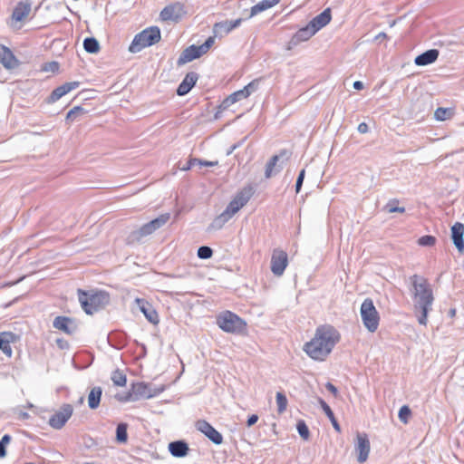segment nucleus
<instances>
[{
  "mask_svg": "<svg viewBox=\"0 0 464 464\" xmlns=\"http://www.w3.org/2000/svg\"><path fill=\"white\" fill-rule=\"evenodd\" d=\"M340 340L338 331L332 325L325 324L316 329L314 338L306 343L304 351L316 361H324Z\"/></svg>",
  "mask_w": 464,
  "mask_h": 464,
  "instance_id": "nucleus-1",
  "label": "nucleus"
},
{
  "mask_svg": "<svg viewBox=\"0 0 464 464\" xmlns=\"http://www.w3.org/2000/svg\"><path fill=\"white\" fill-rule=\"evenodd\" d=\"M411 285V293L414 298V309L418 315L420 324L426 325L428 314L431 310L434 300L432 289L426 278L423 276L413 275L410 278Z\"/></svg>",
  "mask_w": 464,
  "mask_h": 464,
  "instance_id": "nucleus-2",
  "label": "nucleus"
},
{
  "mask_svg": "<svg viewBox=\"0 0 464 464\" xmlns=\"http://www.w3.org/2000/svg\"><path fill=\"white\" fill-rule=\"evenodd\" d=\"M78 299L83 311L92 314L110 303V295L105 291L78 289Z\"/></svg>",
  "mask_w": 464,
  "mask_h": 464,
  "instance_id": "nucleus-3",
  "label": "nucleus"
},
{
  "mask_svg": "<svg viewBox=\"0 0 464 464\" xmlns=\"http://www.w3.org/2000/svg\"><path fill=\"white\" fill-rule=\"evenodd\" d=\"M160 30L158 26H150L137 34L132 40L129 51L139 53L142 49L151 46L160 41Z\"/></svg>",
  "mask_w": 464,
  "mask_h": 464,
  "instance_id": "nucleus-4",
  "label": "nucleus"
},
{
  "mask_svg": "<svg viewBox=\"0 0 464 464\" xmlns=\"http://www.w3.org/2000/svg\"><path fill=\"white\" fill-rule=\"evenodd\" d=\"M169 213L161 214L155 219L141 226L139 229L130 232L127 237L128 244L140 242L143 237L151 235L156 230L162 227L169 220Z\"/></svg>",
  "mask_w": 464,
  "mask_h": 464,
  "instance_id": "nucleus-5",
  "label": "nucleus"
},
{
  "mask_svg": "<svg viewBox=\"0 0 464 464\" xmlns=\"http://www.w3.org/2000/svg\"><path fill=\"white\" fill-rule=\"evenodd\" d=\"M360 314L365 328L369 332L374 333L378 329L380 316L372 299L366 298L362 302Z\"/></svg>",
  "mask_w": 464,
  "mask_h": 464,
  "instance_id": "nucleus-6",
  "label": "nucleus"
},
{
  "mask_svg": "<svg viewBox=\"0 0 464 464\" xmlns=\"http://www.w3.org/2000/svg\"><path fill=\"white\" fill-rule=\"evenodd\" d=\"M218 326L225 332L240 334L246 328V323L236 314L226 311L217 319Z\"/></svg>",
  "mask_w": 464,
  "mask_h": 464,
  "instance_id": "nucleus-7",
  "label": "nucleus"
},
{
  "mask_svg": "<svg viewBox=\"0 0 464 464\" xmlns=\"http://www.w3.org/2000/svg\"><path fill=\"white\" fill-rule=\"evenodd\" d=\"M242 208L241 205L238 204L234 198L228 203L226 209L218 216L209 225L208 230H218L237 214Z\"/></svg>",
  "mask_w": 464,
  "mask_h": 464,
  "instance_id": "nucleus-8",
  "label": "nucleus"
},
{
  "mask_svg": "<svg viewBox=\"0 0 464 464\" xmlns=\"http://www.w3.org/2000/svg\"><path fill=\"white\" fill-rule=\"evenodd\" d=\"M185 5L180 2H175L165 6L160 16L162 21H172L178 23L186 14Z\"/></svg>",
  "mask_w": 464,
  "mask_h": 464,
  "instance_id": "nucleus-9",
  "label": "nucleus"
},
{
  "mask_svg": "<svg viewBox=\"0 0 464 464\" xmlns=\"http://www.w3.org/2000/svg\"><path fill=\"white\" fill-rule=\"evenodd\" d=\"M140 397L150 398L153 395L149 391V387L144 382H137L132 384V392H128L124 394H116L115 398L119 401H136Z\"/></svg>",
  "mask_w": 464,
  "mask_h": 464,
  "instance_id": "nucleus-10",
  "label": "nucleus"
},
{
  "mask_svg": "<svg viewBox=\"0 0 464 464\" xmlns=\"http://www.w3.org/2000/svg\"><path fill=\"white\" fill-rule=\"evenodd\" d=\"M73 408L71 404H63L50 419L49 425L56 430L62 429L71 418Z\"/></svg>",
  "mask_w": 464,
  "mask_h": 464,
  "instance_id": "nucleus-11",
  "label": "nucleus"
},
{
  "mask_svg": "<svg viewBox=\"0 0 464 464\" xmlns=\"http://www.w3.org/2000/svg\"><path fill=\"white\" fill-rule=\"evenodd\" d=\"M288 265L287 254L284 250L275 249L271 257V271L276 276H281Z\"/></svg>",
  "mask_w": 464,
  "mask_h": 464,
  "instance_id": "nucleus-12",
  "label": "nucleus"
},
{
  "mask_svg": "<svg viewBox=\"0 0 464 464\" xmlns=\"http://www.w3.org/2000/svg\"><path fill=\"white\" fill-rule=\"evenodd\" d=\"M196 428L202 432L209 440L217 445L223 442V436L210 423L205 420H199L196 422Z\"/></svg>",
  "mask_w": 464,
  "mask_h": 464,
  "instance_id": "nucleus-13",
  "label": "nucleus"
},
{
  "mask_svg": "<svg viewBox=\"0 0 464 464\" xmlns=\"http://www.w3.org/2000/svg\"><path fill=\"white\" fill-rule=\"evenodd\" d=\"M370 441L365 433L357 434V442L355 444V452L357 454V460L359 463H363L367 460L370 453Z\"/></svg>",
  "mask_w": 464,
  "mask_h": 464,
  "instance_id": "nucleus-14",
  "label": "nucleus"
},
{
  "mask_svg": "<svg viewBox=\"0 0 464 464\" xmlns=\"http://www.w3.org/2000/svg\"><path fill=\"white\" fill-rule=\"evenodd\" d=\"M135 303L139 308V310L144 314L146 319L156 325L159 324V315L154 307L145 299L136 298Z\"/></svg>",
  "mask_w": 464,
  "mask_h": 464,
  "instance_id": "nucleus-15",
  "label": "nucleus"
},
{
  "mask_svg": "<svg viewBox=\"0 0 464 464\" xmlns=\"http://www.w3.org/2000/svg\"><path fill=\"white\" fill-rule=\"evenodd\" d=\"M241 23V18L216 23L213 26V33L215 36L221 38L229 34L233 29L238 27Z\"/></svg>",
  "mask_w": 464,
  "mask_h": 464,
  "instance_id": "nucleus-16",
  "label": "nucleus"
},
{
  "mask_svg": "<svg viewBox=\"0 0 464 464\" xmlns=\"http://www.w3.org/2000/svg\"><path fill=\"white\" fill-rule=\"evenodd\" d=\"M55 329L66 334H73L77 331V324L73 319L67 316H56L53 322Z\"/></svg>",
  "mask_w": 464,
  "mask_h": 464,
  "instance_id": "nucleus-17",
  "label": "nucleus"
},
{
  "mask_svg": "<svg viewBox=\"0 0 464 464\" xmlns=\"http://www.w3.org/2000/svg\"><path fill=\"white\" fill-rule=\"evenodd\" d=\"M79 85H80L79 82H65L64 84H63L61 86H58L52 92V93L50 94V96L47 99V102L49 103L57 102L63 96H64L71 91L79 87Z\"/></svg>",
  "mask_w": 464,
  "mask_h": 464,
  "instance_id": "nucleus-18",
  "label": "nucleus"
},
{
  "mask_svg": "<svg viewBox=\"0 0 464 464\" xmlns=\"http://www.w3.org/2000/svg\"><path fill=\"white\" fill-rule=\"evenodd\" d=\"M198 79V74L195 72H190L186 74L183 81L179 83L177 89L179 96H184L195 86Z\"/></svg>",
  "mask_w": 464,
  "mask_h": 464,
  "instance_id": "nucleus-19",
  "label": "nucleus"
},
{
  "mask_svg": "<svg viewBox=\"0 0 464 464\" xmlns=\"http://www.w3.org/2000/svg\"><path fill=\"white\" fill-rule=\"evenodd\" d=\"M332 19L331 9L326 8L321 14L314 17L309 24L313 28L314 32L317 33L319 30L326 26Z\"/></svg>",
  "mask_w": 464,
  "mask_h": 464,
  "instance_id": "nucleus-20",
  "label": "nucleus"
},
{
  "mask_svg": "<svg viewBox=\"0 0 464 464\" xmlns=\"http://www.w3.org/2000/svg\"><path fill=\"white\" fill-rule=\"evenodd\" d=\"M0 63L6 69L16 68L19 64L18 60L15 58L12 51L4 45H0Z\"/></svg>",
  "mask_w": 464,
  "mask_h": 464,
  "instance_id": "nucleus-21",
  "label": "nucleus"
},
{
  "mask_svg": "<svg viewBox=\"0 0 464 464\" xmlns=\"http://www.w3.org/2000/svg\"><path fill=\"white\" fill-rule=\"evenodd\" d=\"M286 155V150H282L279 155H274L266 163L265 177L270 179L272 176L276 175L281 171L283 166L277 164L279 159Z\"/></svg>",
  "mask_w": 464,
  "mask_h": 464,
  "instance_id": "nucleus-22",
  "label": "nucleus"
},
{
  "mask_svg": "<svg viewBox=\"0 0 464 464\" xmlns=\"http://www.w3.org/2000/svg\"><path fill=\"white\" fill-rule=\"evenodd\" d=\"M464 225L460 222H456L451 227V238L453 241V244L457 247V249L459 252H462L464 250Z\"/></svg>",
  "mask_w": 464,
  "mask_h": 464,
  "instance_id": "nucleus-23",
  "label": "nucleus"
},
{
  "mask_svg": "<svg viewBox=\"0 0 464 464\" xmlns=\"http://www.w3.org/2000/svg\"><path fill=\"white\" fill-rule=\"evenodd\" d=\"M188 445L184 440H175L169 444V453L176 458H183L188 455Z\"/></svg>",
  "mask_w": 464,
  "mask_h": 464,
  "instance_id": "nucleus-24",
  "label": "nucleus"
},
{
  "mask_svg": "<svg viewBox=\"0 0 464 464\" xmlns=\"http://www.w3.org/2000/svg\"><path fill=\"white\" fill-rule=\"evenodd\" d=\"M439 57V51L437 49H430L420 55H418L414 63L418 66H426L434 63Z\"/></svg>",
  "mask_w": 464,
  "mask_h": 464,
  "instance_id": "nucleus-25",
  "label": "nucleus"
},
{
  "mask_svg": "<svg viewBox=\"0 0 464 464\" xmlns=\"http://www.w3.org/2000/svg\"><path fill=\"white\" fill-rule=\"evenodd\" d=\"M31 12V4L25 2H20L14 8L12 14V19L14 22H23Z\"/></svg>",
  "mask_w": 464,
  "mask_h": 464,
  "instance_id": "nucleus-26",
  "label": "nucleus"
},
{
  "mask_svg": "<svg viewBox=\"0 0 464 464\" xmlns=\"http://www.w3.org/2000/svg\"><path fill=\"white\" fill-rule=\"evenodd\" d=\"M316 33L314 32L313 28H311V25L308 24L304 27L299 29L295 35L291 39V44L294 45L298 44L301 42H304L309 40L313 35H314Z\"/></svg>",
  "mask_w": 464,
  "mask_h": 464,
  "instance_id": "nucleus-27",
  "label": "nucleus"
},
{
  "mask_svg": "<svg viewBox=\"0 0 464 464\" xmlns=\"http://www.w3.org/2000/svg\"><path fill=\"white\" fill-rule=\"evenodd\" d=\"M197 58H198V53L196 50V45L193 44L181 53L177 61V64L180 66Z\"/></svg>",
  "mask_w": 464,
  "mask_h": 464,
  "instance_id": "nucleus-28",
  "label": "nucleus"
},
{
  "mask_svg": "<svg viewBox=\"0 0 464 464\" xmlns=\"http://www.w3.org/2000/svg\"><path fill=\"white\" fill-rule=\"evenodd\" d=\"M102 395V389L100 386L93 387L88 395V406L92 410H95L99 407L101 398Z\"/></svg>",
  "mask_w": 464,
  "mask_h": 464,
  "instance_id": "nucleus-29",
  "label": "nucleus"
},
{
  "mask_svg": "<svg viewBox=\"0 0 464 464\" xmlns=\"http://www.w3.org/2000/svg\"><path fill=\"white\" fill-rule=\"evenodd\" d=\"M281 0H262L258 2L256 5L251 7L250 17L256 15L257 14L266 11L269 8H272L276 5H277Z\"/></svg>",
  "mask_w": 464,
  "mask_h": 464,
  "instance_id": "nucleus-30",
  "label": "nucleus"
},
{
  "mask_svg": "<svg viewBox=\"0 0 464 464\" xmlns=\"http://www.w3.org/2000/svg\"><path fill=\"white\" fill-rule=\"evenodd\" d=\"M253 194L254 188L251 186H246L236 194L234 199L243 208L250 200Z\"/></svg>",
  "mask_w": 464,
  "mask_h": 464,
  "instance_id": "nucleus-31",
  "label": "nucleus"
},
{
  "mask_svg": "<svg viewBox=\"0 0 464 464\" xmlns=\"http://www.w3.org/2000/svg\"><path fill=\"white\" fill-rule=\"evenodd\" d=\"M318 402H319L321 408L323 409V411H324V413L326 414V416L329 418L334 429L337 432H341V427H340L337 420L335 419L334 414L333 411L331 410V408L329 407V405L321 398L318 399Z\"/></svg>",
  "mask_w": 464,
  "mask_h": 464,
  "instance_id": "nucleus-32",
  "label": "nucleus"
},
{
  "mask_svg": "<svg viewBox=\"0 0 464 464\" xmlns=\"http://www.w3.org/2000/svg\"><path fill=\"white\" fill-rule=\"evenodd\" d=\"M14 339V334L12 333H3V343L0 350L8 357L12 356V347L10 343Z\"/></svg>",
  "mask_w": 464,
  "mask_h": 464,
  "instance_id": "nucleus-33",
  "label": "nucleus"
},
{
  "mask_svg": "<svg viewBox=\"0 0 464 464\" xmlns=\"http://www.w3.org/2000/svg\"><path fill=\"white\" fill-rule=\"evenodd\" d=\"M83 48L89 53H96L100 50V44L94 37H87L83 41Z\"/></svg>",
  "mask_w": 464,
  "mask_h": 464,
  "instance_id": "nucleus-34",
  "label": "nucleus"
},
{
  "mask_svg": "<svg viewBox=\"0 0 464 464\" xmlns=\"http://www.w3.org/2000/svg\"><path fill=\"white\" fill-rule=\"evenodd\" d=\"M454 115V111L451 108H438L434 112V118L437 121H443L452 118Z\"/></svg>",
  "mask_w": 464,
  "mask_h": 464,
  "instance_id": "nucleus-35",
  "label": "nucleus"
},
{
  "mask_svg": "<svg viewBox=\"0 0 464 464\" xmlns=\"http://www.w3.org/2000/svg\"><path fill=\"white\" fill-rule=\"evenodd\" d=\"M128 424L121 422L116 428V440L119 443H126L128 440Z\"/></svg>",
  "mask_w": 464,
  "mask_h": 464,
  "instance_id": "nucleus-36",
  "label": "nucleus"
},
{
  "mask_svg": "<svg viewBox=\"0 0 464 464\" xmlns=\"http://www.w3.org/2000/svg\"><path fill=\"white\" fill-rule=\"evenodd\" d=\"M111 381L114 385L122 387L126 385L127 377L121 371L117 369L112 372Z\"/></svg>",
  "mask_w": 464,
  "mask_h": 464,
  "instance_id": "nucleus-37",
  "label": "nucleus"
},
{
  "mask_svg": "<svg viewBox=\"0 0 464 464\" xmlns=\"http://www.w3.org/2000/svg\"><path fill=\"white\" fill-rule=\"evenodd\" d=\"M399 203V201L397 199H392V200H390L384 207H383V210L387 213H394V212H399V213H404L405 212V208L403 207H398L397 204Z\"/></svg>",
  "mask_w": 464,
  "mask_h": 464,
  "instance_id": "nucleus-38",
  "label": "nucleus"
},
{
  "mask_svg": "<svg viewBox=\"0 0 464 464\" xmlns=\"http://www.w3.org/2000/svg\"><path fill=\"white\" fill-rule=\"evenodd\" d=\"M87 111L81 106H75L72 109H71L67 115L66 120L67 121H74L78 116L85 114Z\"/></svg>",
  "mask_w": 464,
  "mask_h": 464,
  "instance_id": "nucleus-39",
  "label": "nucleus"
},
{
  "mask_svg": "<svg viewBox=\"0 0 464 464\" xmlns=\"http://www.w3.org/2000/svg\"><path fill=\"white\" fill-rule=\"evenodd\" d=\"M276 399L278 412L279 413L284 412L287 406V399H286L285 395L284 393L278 392L276 393Z\"/></svg>",
  "mask_w": 464,
  "mask_h": 464,
  "instance_id": "nucleus-40",
  "label": "nucleus"
},
{
  "mask_svg": "<svg viewBox=\"0 0 464 464\" xmlns=\"http://www.w3.org/2000/svg\"><path fill=\"white\" fill-rule=\"evenodd\" d=\"M411 415V411L409 406L403 405L402 407H401L398 416L402 423L407 424L409 422Z\"/></svg>",
  "mask_w": 464,
  "mask_h": 464,
  "instance_id": "nucleus-41",
  "label": "nucleus"
},
{
  "mask_svg": "<svg viewBox=\"0 0 464 464\" xmlns=\"http://www.w3.org/2000/svg\"><path fill=\"white\" fill-rule=\"evenodd\" d=\"M296 429L301 438H303L304 440L309 439V429L304 420H299L297 422Z\"/></svg>",
  "mask_w": 464,
  "mask_h": 464,
  "instance_id": "nucleus-42",
  "label": "nucleus"
},
{
  "mask_svg": "<svg viewBox=\"0 0 464 464\" xmlns=\"http://www.w3.org/2000/svg\"><path fill=\"white\" fill-rule=\"evenodd\" d=\"M212 255H213V250L211 247H209L208 246H202L198 247V256L200 259H208L212 256Z\"/></svg>",
  "mask_w": 464,
  "mask_h": 464,
  "instance_id": "nucleus-43",
  "label": "nucleus"
},
{
  "mask_svg": "<svg viewBox=\"0 0 464 464\" xmlns=\"http://www.w3.org/2000/svg\"><path fill=\"white\" fill-rule=\"evenodd\" d=\"M12 438L10 435L5 434L2 437L0 440V458H5L6 456V446L10 443Z\"/></svg>",
  "mask_w": 464,
  "mask_h": 464,
  "instance_id": "nucleus-44",
  "label": "nucleus"
},
{
  "mask_svg": "<svg viewBox=\"0 0 464 464\" xmlns=\"http://www.w3.org/2000/svg\"><path fill=\"white\" fill-rule=\"evenodd\" d=\"M435 242L436 238L430 235L423 236L418 239V244L422 246H431Z\"/></svg>",
  "mask_w": 464,
  "mask_h": 464,
  "instance_id": "nucleus-45",
  "label": "nucleus"
},
{
  "mask_svg": "<svg viewBox=\"0 0 464 464\" xmlns=\"http://www.w3.org/2000/svg\"><path fill=\"white\" fill-rule=\"evenodd\" d=\"M259 81V79L253 80L244 87L245 89H246L248 96L258 89Z\"/></svg>",
  "mask_w": 464,
  "mask_h": 464,
  "instance_id": "nucleus-46",
  "label": "nucleus"
},
{
  "mask_svg": "<svg viewBox=\"0 0 464 464\" xmlns=\"http://www.w3.org/2000/svg\"><path fill=\"white\" fill-rule=\"evenodd\" d=\"M304 175H305V170L302 169L299 172V175H298L296 182H295V192L296 193H299L301 190V188H302L303 182H304Z\"/></svg>",
  "mask_w": 464,
  "mask_h": 464,
  "instance_id": "nucleus-47",
  "label": "nucleus"
},
{
  "mask_svg": "<svg viewBox=\"0 0 464 464\" xmlns=\"http://www.w3.org/2000/svg\"><path fill=\"white\" fill-rule=\"evenodd\" d=\"M44 71L55 72L59 70V63L57 62H51L44 64Z\"/></svg>",
  "mask_w": 464,
  "mask_h": 464,
  "instance_id": "nucleus-48",
  "label": "nucleus"
},
{
  "mask_svg": "<svg viewBox=\"0 0 464 464\" xmlns=\"http://www.w3.org/2000/svg\"><path fill=\"white\" fill-rule=\"evenodd\" d=\"M237 99L236 97L234 96V94H230L228 97H227L221 106L224 108V109H227V107H229L230 105L234 104L235 102H237Z\"/></svg>",
  "mask_w": 464,
  "mask_h": 464,
  "instance_id": "nucleus-49",
  "label": "nucleus"
},
{
  "mask_svg": "<svg viewBox=\"0 0 464 464\" xmlns=\"http://www.w3.org/2000/svg\"><path fill=\"white\" fill-rule=\"evenodd\" d=\"M233 94L237 102L248 97L247 91L245 88L233 92Z\"/></svg>",
  "mask_w": 464,
  "mask_h": 464,
  "instance_id": "nucleus-50",
  "label": "nucleus"
},
{
  "mask_svg": "<svg viewBox=\"0 0 464 464\" xmlns=\"http://www.w3.org/2000/svg\"><path fill=\"white\" fill-rule=\"evenodd\" d=\"M197 162H199V159H196V158L190 159L186 163V165H184L183 167L180 168V169L181 170H188L191 168H193L194 166H197Z\"/></svg>",
  "mask_w": 464,
  "mask_h": 464,
  "instance_id": "nucleus-51",
  "label": "nucleus"
},
{
  "mask_svg": "<svg viewBox=\"0 0 464 464\" xmlns=\"http://www.w3.org/2000/svg\"><path fill=\"white\" fill-rule=\"evenodd\" d=\"M218 164V161H208V160H199V162H197V166H199V167H202V166L214 167V166H217Z\"/></svg>",
  "mask_w": 464,
  "mask_h": 464,
  "instance_id": "nucleus-52",
  "label": "nucleus"
},
{
  "mask_svg": "<svg viewBox=\"0 0 464 464\" xmlns=\"http://www.w3.org/2000/svg\"><path fill=\"white\" fill-rule=\"evenodd\" d=\"M246 138H244L243 140H241L240 141H238L237 143H235L234 145H232L229 150L227 151V155L229 156L230 154L233 153V151L235 150H237V148H239L243 143L244 141L246 140Z\"/></svg>",
  "mask_w": 464,
  "mask_h": 464,
  "instance_id": "nucleus-53",
  "label": "nucleus"
},
{
  "mask_svg": "<svg viewBox=\"0 0 464 464\" xmlns=\"http://www.w3.org/2000/svg\"><path fill=\"white\" fill-rule=\"evenodd\" d=\"M325 388L327 389V391H329L331 393H333L334 396H337L338 394V390L337 388L331 382H327L325 384Z\"/></svg>",
  "mask_w": 464,
  "mask_h": 464,
  "instance_id": "nucleus-54",
  "label": "nucleus"
},
{
  "mask_svg": "<svg viewBox=\"0 0 464 464\" xmlns=\"http://www.w3.org/2000/svg\"><path fill=\"white\" fill-rule=\"evenodd\" d=\"M257 420H258V416L256 414H253V415L249 416L247 419V421H246L247 427L253 426L254 424L256 423Z\"/></svg>",
  "mask_w": 464,
  "mask_h": 464,
  "instance_id": "nucleus-55",
  "label": "nucleus"
},
{
  "mask_svg": "<svg viewBox=\"0 0 464 464\" xmlns=\"http://www.w3.org/2000/svg\"><path fill=\"white\" fill-rule=\"evenodd\" d=\"M215 35L214 36H209L206 41L205 43L203 44L204 46L207 48V49H210V47L214 44L215 43Z\"/></svg>",
  "mask_w": 464,
  "mask_h": 464,
  "instance_id": "nucleus-56",
  "label": "nucleus"
},
{
  "mask_svg": "<svg viewBox=\"0 0 464 464\" xmlns=\"http://www.w3.org/2000/svg\"><path fill=\"white\" fill-rule=\"evenodd\" d=\"M196 50H197V52L198 53V58H199L201 55H203V54L207 53H208V49H207V48L204 46V44H202L201 45H199V46H197V45H196Z\"/></svg>",
  "mask_w": 464,
  "mask_h": 464,
  "instance_id": "nucleus-57",
  "label": "nucleus"
},
{
  "mask_svg": "<svg viewBox=\"0 0 464 464\" xmlns=\"http://www.w3.org/2000/svg\"><path fill=\"white\" fill-rule=\"evenodd\" d=\"M369 130V127L365 122H362L358 125V131L360 133H367Z\"/></svg>",
  "mask_w": 464,
  "mask_h": 464,
  "instance_id": "nucleus-58",
  "label": "nucleus"
},
{
  "mask_svg": "<svg viewBox=\"0 0 464 464\" xmlns=\"http://www.w3.org/2000/svg\"><path fill=\"white\" fill-rule=\"evenodd\" d=\"M353 88L355 90H362L363 89V83L361 81H355L353 82Z\"/></svg>",
  "mask_w": 464,
  "mask_h": 464,
  "instance_id": "nucleus-59",
  "label": "nucleus"
},
{
  "mask_svg": "<svg viewBox=\"0 0 464 464\" xmlns=\"http://www.w3.org/2000/svg\"><path fill=\"white\" fill-rule=\"evenodd\" d=\"M387 38V34L383 32L380 33L379 34H377L375 36V40L376 41H381V40H383V39H386Z\"/></svg>",
  "mask_w": 464,
  "mask_h": 464,
  "instance_id": "nucleus-60",
  "label": "nucleus"
},
{
  "mask_svg": "<svg viewBox=\"0 0 464 464\" xmlns=\"http://www.w3.org/2000/svg\"><path fill=\"white\" fill-rule=\"evenodd\" d=\"M56 343H57L58 346H59L60 348H62V349H63V348H64V345H65V344L67 345V343H66L65 341H63V339H58V340L56 341Z\"/></svg>",
  "mask_w": 464,
  "mask_h": 464,
  "instance_id": "nucleus-61",
  "label": "nucleus"
},
{
  "mask_svg": "<svg viewBox=\"0 0 464 464\" xmlns=\"http://www.w3.org/2000/svg\"><path fill=\"white\" fill-rule=\"evenodd\" d=\"M396 24V21L394 20V21H392V22L390 24V26H391V27H392V26H394V24Z\"/></svg>",
  "mask_w": 464,
  "mask_h": 464,
  "instance_id": "nucleus-62",
  "label": "nucleus"
},
{
  "mask_svg": "<svg viewBox=\"0 0 464 464\" xmlns=\"http://www.w3.org/2000/svg\"><path fill=\"white\" fill-rule=\"evenodd\" d=\"M450 314H451V315H454V314H455V310H454V309H452V310H450Z\"/></svg>",
  "mask_w": 464,
  "mask_h": 464,
  "instance_id": "nucleus-63",
  "label": "nucleus"
}]
</instances>
